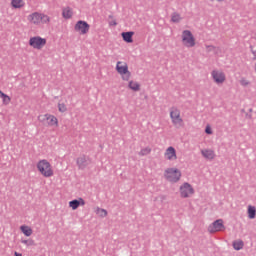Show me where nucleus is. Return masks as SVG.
<instances>
[{
  "label": "nucleus",
  "mask_w": 256,
  "mask_h": 256,
  "mask_svg": "<svg viewBox=\"0 0 256 256\" xmlns=\"http://www.w3.org/2000/svg\"><path fill=\"white\" fill-rule=\"evenodd\" d=\"M29 25L34 27H41V25H49L51 23V17L43 12H32L27 16Z\"/></svg>",
  "instance_id": "nucleus-1"
},
{
  "label": "nucleus",
  "mask_w": 256,
  "mask_h": 256,
  "mask_svg": "<svg viewBox=\"0 0 256 256\" xmlns=\"http://www.w3.org/2000/svg\"><path fill=\"white\" fill-rule=\"evenodd\" d=\"M36 169L39 175L44 177L45 179H51V177L55 176V169L53 168V164L47 159H41L36 163Z\"/></svg>",
  "instance_id": "nucleus-2"
},
{
  "label": "nucleus",
  "mask_w": 256,
  "mask_h": 256,
  "mask_svg": "<svg viewBox=\"0 0 256 256\" xmlns=\"http://www.w3.org/2000/svg\"><path fill=\"white\" fill-rule=\"evenodd\" d=\"M169 115L170 121L175 129H181L182 127H185V120H183V116L181 115V109L174 106L170 108Z\"/></svg>",
  "instance_id": "nucleus-3"
},
{
  "label": "nucleus",
  "mask_w": 256,
  "mask_h": 256,
  "mask_svg": "<svg viewBox=\"0 0 256 256\" xmlns=\"http://www.w3.org/2000/svg\"><path fill=\"white\" fill-rule=\"evenodd\" d=\"M164 179L168 183H179L181 181L182 173L177 167H169L164 170Z\"/></svg>",
  "instance_id": "nucleus-4"
},
{
  "label": "nucleus",
  "mask_w": 256,
  "mask_h": 256,
  "mask_svg": "<svg viewBox=\"0 0 256 256\" xmlns=\"http://www.w3.org/2000/svg\"><path fill=\"white\" fill-rule=\"evenodd\" d=\"M37 119L39 123H42L46 127H59V118L51 113L40 114Z\"/></svg>",
  "instance_id": "nucleus-5"
},
{
  "label": "nucleus",
  "mask_w": 256,
  "mask_h": 256,
  "mask_svg": "<svg viewBox=\"0 0 256 256\" xmlns=\"http://www.w3.org/2000/svg\"><path fill=\"white\" fill-rule=\"evenodd\" d=\"M181 43L186 49H193L197 45V39L191 30H183L181 33Z\"/></svg>",
  "instance_id": "nucleus-6"
},
{
  "label": "nucleus",
  "mask_w": 256,
  "mask_h": 256,
  "mask_svg": "<svg viewBox=\"0 0 256 256\" xmlns=\"http://www.w3.org/2000/svg\"><path fill=\"white\" fill-rule=\"evenodd\" d=\"M116 71L118 75H120L122 81H129L132 77L131 71L129 70V64L125 61H118L116 63Z\"/></svg>",
  "instance_id": "nucleus-7"
},
{
  "label": "nucleus",
  "mask_w": 256,
  "mask_h": 256,
  "mask_svg": "<svg viewBox=\"0 0 256 256\" xmlns=\"http://www.w3.org/2000/svg\"><path fill=\"white\" fill-rule=\"evenodd\" d=\"M29 47L35 51H42L47 46V38L41 36H32L28 41Z\"/></svg>",
  "instance_id": "nucleus-8"
},
{
  "label": "nucleus",
  "mask_w": 256,
  "mask_h": 256,
  "mask_svg": "<svg viewBox=\"0 0 256 256\" xmlns=\"http://www.w3.org/2000/svg\"><path fill=\"white\" fill-rule=\"evenodd\" d=\"M178 193L180 199H190L195 195V188L189 182H184L179 186Z\"/></svg>",
  "instance_id": "nucleus-9"
},
{
  "label": "nucleus",
  "mask_w": 256,
  "mask_h": 256,
  "mask_svg": "<svg viewBox=\"0 0 256 256\" xmlns=\"http://www.w3.org/2000/svg\"><path fill=\"white\" fill-rule=\"evenodd\" d=\"M210 75L216 85H223L227 81V76L223 70L214 69Z\"/></svg>",
  "instance_id": "nucleus-10"
},
{
  "label": "nucleus",
  "mask_w": 256,
  "mask_h": 256,
  "mask_svg": "<svg viewBox=\"0 0 256 256\" xmlns=\"http://www.w3.org/2000/svg\"><path fill=\"white\" fill-rule=\"evenodd\" d=\"M163 157L165 161H168V163H175L179 159V156L177 155V149L173 146H168L163 153Z\"/></svg>",
  "instance_id": "nucleus-11"
},
{
  "label": "nucleus",
  "mask_w": 256,
  "mask_h": 256,
  "mask_svg": "<svg viewBox=\"0 0 256 256\" xmlns=\"http://www.w3.org/2000/svg\"><path fill=\"white\" fill-rule=\"evenodd\" d=\"M89 29H91V26L85 20H79L74 25V31L78 35H87Z\"/></svg>",
  "instance_id": "nucleus-12"
},
{
  "label": "nucleus",
  "mask_w": 256,
  "mask_h": 256,
  "mask_svg": "<svg viewBox=\"0 0 256 256\" xmlns=\"http://www.w3.org/2000/svg\"><path fill=\"white\" fill-rule=\"evenodd\" d=\"M207 230L208 233H219L221 231H225V224L223 222V219L215 220L208 226Z\"/></svg>",
  "instance_id": "nucleus-13"
},
{
  "label": "nucleus",
  "mask_w": 256,
  "mask_h": 256,
  "mask_svg": "<svg viewBox=\"0 0 256 256\" xmlns=\"http://www.w3.org/2000/svg\"><path fill=\"white\" fill-rule=\"evenodd\" d=\"M200 154L205 161H214L217 158V154L212 148H203L200 150Z\"/></svg>",
  "instance_id": "nucleus-14"
},
{
  "label": "nucleus",
  "mask_w": 256,
  "mask_h": 256,
  "mask_svg": "<svg viewBox=\"0 0 256 256\" xmlns=\"http://www.w3.org/2000/svg\"><path fill=\"white\" fill-rule=\"evenodd\" d=\"M126 82H128L127 89L130 91H133L134 93H139V91H141V83H139V81L129 79Z\"/></svg>",
  "instance_id": "nucleus-15"
},
{
  "label": "nucleus",
  "mask_w": 256,
  "mask_h": 256,
  "mask_svg": "<svg viewBox=\"0 0 256 256\" xmlns=\"http://www.w3.org/2000/svg\"><path fill=\"white\" fill-rule=\"evenodd\" d=\"M70 209H72V211H77V209H79V207H84L85 205V200L83 198H78L75 200H72L68 203Z\"/></svg>",
  "instance_id": "nucleus-16"
},
{
  "label": "nucleus",
  "mask_w": 256,
  "mask_h": 256,
  "mask_svg": "<svg viewBox=\"0 0 256 256\" xmlns=\"http://www.w3.org/2000/svg\"><path fill=\"white\" fill-rule=\"evenodd\" d=\"M79 169H86L89 166V159L86 156H80L76 159Z\"/></svg>",
  "instance_id": "nucleus-17"
},
{
  "label": "nucleus",
  "mask_w": 256,
  "mask_h": 256,
  "mask_svg": "<svg viewBox=\"0 0 256 256\" xmlns=\"http://www.w3.org/2000/svg\"><path fill=\"white\" fill-rule=\"evenodd\" d=\"M25 0H11L10 7L11 9H25Z\"/></svg>",
  "instance_id": "nucleus-18"
},
{
  "label": "nucleus",
  "mask_w": 256,
  "mask_h": 256,
  "mask_svg": "<svg viewBox=\"0 0 256 256\" xmlns=\"http://www.w3.org/2000/svg\"><path fill=\"white\" fill-rule=\"evenodd\" d=\"M133 35H135V32H122L121 36L123 41H125V43H133Z\"/></svg>",
  "instance_id": "nucleus-19"
},
{
  "label": "nucleus",
  "mask_w": 256,
  "mask_h": 256,
  "mask_svg": "<svg viewBox=\"0 0 256 256\" xmlns=\"http://www.w3.org/2000/svg\"><path fill=\"white\" fill-rule=\"evenodd\" d=\"M20 231L22 234L25 235V237H31V235H33V228H31V226L28 225H21Z\"/></svg>",
  "instance_id": "nucleus-20"
},
{
  "label": "nucleus",
  "mask_w": 256,
  "mask_h": 256,
  "mask_svg": "<svg viewBox=\"0 0 256 256\" xmlns=\"http://www.w3.org/2000/svg\"><path fill=\"white\" fill-rule=\"evenodd\" d=\"M62 17L64 19H71L73 17V8L67 6L62 9Z\"/></svg>",
  "instance_id": "nucleus-21"
},
{
  "label": "nucleus",
  "mask_w": 256,
  "mask_h": 256,
  "mask_svg": "<svg viewBox=\"0 0 256 256\" xmlns=\"http://www.w3.org/2000/svg\"><path fill=\"white\" fill-rule=\"evenodd\" d=\"M247 215H248V219H255V217H256V207L253 206V205H248Z\"/></svg>",
  "instance_id": "nucleus-22"
},
{
  "label": "nucleus",
  "mask_w": 256,
  "mask_h": 256,
  "mask_svg": "<svg viewBox=\"0 0 256 256\" xmlns=\"http://www.w3.org/2000/svg\"><path fill=\"white\" fill-rule=\"evenodd\" d=\"M0 99H2L3 105H9L11 103V97L0 90Z\"/></svg>",
  "instance_id": "nucleus-23"
},
{
  "label": "nucleus",
  "mask_w": 256,
  "mask_h": 256,
  "mask_svg": "<svg viewBox=\"0 0 256 256\" xmlns=\"http://www.w3.org/2000/svg\"><path fill=\"white\" fill-rule=\"evenodd\" d=\"M151 147L147 146V147H144L142 148L139 152H138V155L139 157H147V155H151Z\"/></svg>",
  "instance_id": "nucleus-24"
},
{
  "label": "nucleus",
  "mask_w": 256,
  "mask_h": 256,
  "mask_svg": "<svg viewBox=\"0 0 256 256\" xmlns=\"http://www.w3.org/2000/svg\"><path fill=\"white\" fill-rule=\"evenodd\" d=\"M94 212L96 213V215L98 217H101L102 219L107 217V210L100 208V207H96L94 208Z\"/></svg>",
  "instance_id": "nucleus-25"
},
{
  "label": "nucleus",
  "mask_w": 256,
  "mask_h": 256,
  "mask_svg": "<svg viewBox=\"0 0 256 256\" xmlns=\"http://www.w3.org/2000/svg\"><path fill=\"white\" fill-rule=\"evenodd\" d=\"M244 243L242 240H235L233 242V247L235 249V251H241V249H243Z\"/></svg>",
  "instance_id": "nucleus-26"
},
{
  "label": "nucleus",
  "mask_w": 256,
  "mask_h": 256,
  "mask_svg": "<svg viewBox=\"0 0 256 256\" xmlns=\"http://www.w3.org/2000/svg\"><path fill=\"white\" fill-rule=\"evenodd\" d=\"M181 14L179 13H173L171 17L172 23H179L181 21Z\"/></svg>",
  "instance_id": "nucleus-27"
},
{
  "label": "nucleus",
  "mask_w": 256,
  "mask_h": 256,
  "mask_svg": "<svg viewBox=\"0 0 256 256\" xmlns=\"http://www.w3.org/2000/svg\"><path fill=\"white\" fill-rule=\"evenodd\" d=\"M240 85L242 87H249V85H251V80L243 77V78L240 79Z\"/></svg>",
  "instance_id": "nucleus-28"
},
{
  "label": "nucleus",
  "mask_w": 256,
  "mask_h": 256,
  "mask_svg": "<svg viewBox=\"0 0 256 256\" xmlns=\"http://www.w3.org/2000/svg\"><path fill=\"white\" fill-rule=\"evenodd\" d=\"M58 111L60 113L67 112V105H65V103H58Z\"/></svg>",
  "instance_id": "nucleus-29"
},
{
  "label": "nucleus",
  "mask_w": 256,
  "mask_h": 256,
  "mask_svg": "<svg viewBox=\"0 0 256 256\" xmlns=\"http://www.w3.org/2000/svg\"><path fill=\"white\" fill-rule=\"evenodd\" d=\"M22 245H26V247H31L35 245V241L28 239V240H21Z\"/></svg>",
  "instance_id": "nucleus-30"
},
{
  "label": "nucleus",
  "mask_w": 256,
  "mask_h": 256,
  "mask_svg": "<svg viewBox=\"0 0 256 256\" xmlns=\"http://www.w3.org/2000/svg\"><path fill=\"white\" fill-rule=\"evenodd\" d=\"M206 135H213V128H211V125L207 124L205 128Z\"/></svg>",
  "instance_id": "nucleus-31"
},
{
  "label": "nucleus",
  "mask_w": 256,
  "mask_h": 256,
  "mask_svg": "<svg viewBox=\"0 0 256 256\" xmlns=\"http://www.w3.org/2000/svg\"><path fill=\"white\" fill-rule=\"evenodd\" d=\"M210 1H216L217 3H223V1H225V0H210Z\"/></svg>",
  "instance_id": "nucleus-32"
},
{
  "label": "nucleus",
  "mask_w": 256,
  "mask_h": 256,
  "mask_svg": "<svg viewBox=\"0 0 256 256\" xmlns=\"http://www.w3.org/2000/svg\"><path fill=\"white\" fill-rule=\"evenodd\" d=\"M15 256H23V254L19 253V252H15L14 253Z\"/></svg>",
  "instance_id": "nucleus-33"
},
{
  "label": "nucleus",
  "mask_w": 256,
  "mask_h": 256,
  "mask_svg": "<svg viewBox=\"0 0 256 256\" xmlns=\"http://www.w3.org/2000/svg\"><path fill=\"white\" fill-rule=\"evenodd\" d=\"M110 25H117V22L113 21L110 23Z\"/></svg>",
  "instance_id": "nucleus-34"
}]
</instances>
